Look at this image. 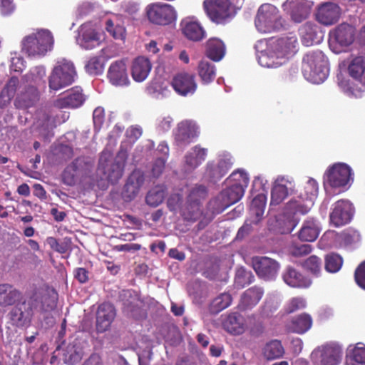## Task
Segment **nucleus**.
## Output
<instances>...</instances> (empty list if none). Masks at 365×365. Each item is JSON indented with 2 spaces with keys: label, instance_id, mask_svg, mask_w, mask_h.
Listing matches in <instances>:
<instances>
[{
  "label": "nucleus",
  "instance_id": "nucleus-38",
  "mask_svg": "<svg viewBox=\"0 0 365 365\" xmlns=\"http://www.w3.org/2000/svg\"><path fill=\"white\" fill-rule=\"evenodd\" d=\"M225 53L224 43L217 38L210 39L207 42V56L214 61H220Z\"/></svg>",
  "mask_w": 365,
  "mask_h": 365
},
{
  "label": "nucleus",
  "instance_id": "nucleus-17",
  "mask_svg": "<svg viewBox=\"0 0 365 365\" xmlns=\"http://www.w3.org/2000/svg\"><path fill=\"white\" fill-rule=\"evenodd\" d=\"M354 214L352 204L346 200H340L334 205L330 213V221L335 227H340L349 223Z\"/></svg>",
  "mask_w": 365,
  "mask_h": 365
},
{
  "label": "nucleus",
  "instance_id": "nucleus-49",
  "mask_svg": "<svg viewBox=\"0 0 365 365\" xmlns=\"http://www.w3.org/2000/svg\"><path fill=\"white\" fill-rule=\"evenodd\" d=\"M312 321H287V331L289 333L302 334L312 327Z\"/></svg>",
  "mask_w": 365,
  "mask_h": 365
},
{
  "label": "nucleus",
  "instance_id": "nucleus-47",
  "mask_svg": "<svg viewBox=\"0 0 365 365\" xmlns=\"http://www.w3.org/2000/svg\"><path fill=\"white\" fill-rule=\"evenodd\" d=\"M207 196V187L202 185H197L190 190L187 201L202 205V202L206 199Z\"/></svg>",
  "mask_w": 365,
  "mask_h": 365
},
{
  "label": "nucleus",
  "instance_id": "nucleus-42",
  "mask_svg": "<svg viewBox=\"0 0 365 365\" xmlns=\"http://www.w3.org/2000/svg\"><path fill=\"white\" fill-rule=\"evenodd\" d=\"M202 214V205L187 201L182 210V216L187 221L195 222Z\"/></svg>",
  "mask_w": 365,
  "mask_h": 365
},
{
  "label": "nucleus",
  "instance_id": "nucleus-51",
  "mask_svg": "<svg viewBox=\"0 0 365 365\" xmlns=\"http://www.w3.org/2000/svg\"><path fill=\"white\" fill-rule=\"evenodd\" d=\"M53 127V120L51 116L47 114H44L42 119L38 122L39 135L44 139H48L53 135L51 133Z\"/></svg>",
  "mask_w": 365,
  "mask_h": 365
},
{
  "label": "nucleus",
  "instance_id": "nucleus-59",
  "mask_svg": "<svg viewBox=\"0 0 365 365\" xmlns=\"http://www.w3.org/2000/svg\"><path fill=\"white\" fill-rule=\"evenodd\" d=\"M340 240L345 245H350L360 240L361 236L358 231L348 228L340 234Z\"/></svg>",
  "mask_w": 365,
  "mask_h": 365
},
{
  "label": "nucleus",
  "instance_id": "nucleus-21",
  "mask_svg": "<svg viewBox=\"0 0 365 365\" xmlns=\"http://www.w3.org/2000/svg\"><path fill=\"white\" fill-rule=\"evenodd\" d=\"M85 100L83 90L79 87H74L67 91L63 96L55 101L54 106L60 109L76 108L82 106Z\"/></svg>",
  "mask_w": 365,
  "mask_h": 365
},
{
  "label": "nucleus",
  "instance_id": "nucleus-37",
  "mask_svg": "<svg viewBox=\"0 0 365 365\" xmlns=\"http://www.w3.org/2000/svg\"><path fill=\"white\" fill-rule=\"evenodd\" d=\"M87 166L83 158H77L71 165H69L63 173V182L68 185H72L75 183L76 175L82 173Z\"/></svg>",
  "mask_w": 365,
  "mask_h": 365
},
{
  "label": "nucleus",
  "instance_id": "nucleus-13",
  "mask_svg": "<svg viewBox=\"0 0 365 365\" xmlns=\"http://www.w3.org/2000/svg\"><path fill=\"white\" fill-rule=\"evenodd\" d=\"M263 293V289L257 286L247 289L241 296L240 301L237 307V311L230 313L227 319H240L242 318L243 317L240 314V312H245L257 305L262 299Z\"/></svg>",
  "mask_w": 365,
  "mask_h": 365
},
{
  "label": "nucleus",
  "instance_id": "nucleus-57",
  "mask_svg": "<svg viewBox=\"0 0 365 365\" xmlns=\"http://www.w3.org/2000/svg\"><path fill=\"white\" fill-rule=\"evenodd\" d=\"M303 266L312 274L318 276L322 270V260L317 256L312 255L304 262Z\"/></svg>",
  "mask_w": 365,
  "mask_h": 365
},
{
  "label": "nucleus",
  "instance_id": "nucleus-61",
  "mask_svg": "<svg viewBox=\"0 0 365 365\" xmlns=\"http://www.w3.org/2000/svg\"><path fill=\"white\" fill-rule=\"evenodd\" d=\"M86 71L93 75H97L102 71L103 65L97 56L91 57L86 65Z\"/></svg>",
  "mask_w": 365,
  "mask_h": 365
},
{
  "label": "nucleus",
  "instance_id": "nucleus-54",
  "mask_svg": "<svg viewBox=\"0 0 365 365\" xmlns=\"http://www.w3.org/2000/svg\"><path fill=\"white\" fill-rule=\"evenodd\" d=\"M106 30L115 39H123L125 38V28L118 24H115L112 19L106 21Z\"/></svg>",
  "mask_w": 365,
  "mask_h": 365
},
{
  "label": "nucleus",
  "instance_id": "nucleus-30",
  "mask_svg": "<svg viewBox=\"0 0 365 365\" xmlns=\"http://www.w3.org/2000/svg\"><path fill=\"white\" fill-rule=\"evenodd\" d=\"M152 68L150 60L144 56L135 58L131 66V75L137 82H142L145 80Z\"/></svg>",
  "mask_w": 365,
  "mask_h": 365
},
{
  "label": "nucleus",
  "instance_id": "nucleus-33",
  "mask_svg": "<svg viewBox=\"0 0 365 365\" xmlns=\"http://www.w3.org/2000/svg\"><path fill=\"white\" fill-rule=\"evenodd\" d=\"M292 183L284 178L277 179L271 192V205L280 204L288 195L289 189H292Z\"/></svg>",
  "mask_w": 365,
  "mask_h": 365
},
{
  "label": "nucleus",
  "instance_id": "nucleus-25",
  "mask_svg": "<svg viewBox=\"0 0 365 365\" xmlns=\"http://www.w3.org/2000/svg\"><path fill=\"white\" fill-rule=\"evenodd\" d=\"M108 78L110 82L115 86H126L129 83L127 68L123 60H118L109 67Z\"/></svg>",
  "mask_w": 365,
  "mask_h": 365
},
{
  "label": "nucleus",
  "instance_id": "nucleus-29",
  "mask_svg": "<svg viewBox=\"0 0 365 365\" xmlns=\"http://www.w3.org/2000/svg\"><path fill=\"white\" fill-rule=\"evenodd\" d=\"M282 278L284 282L292 287L307 288L312 284L309 278L304 276L292 267H287L286 268Z\"/></svg>",
  "mask_w": 365,
  "mask_h": 365
},
{
  "label": "nucleus",
  "instance_id": "nucleus-24",
  "mask_svg": "<svg viewBox=\"0 0 365 365\" xmlns=\"http://www.w3.org/2000/svg\"><path fill=\"white\" fill-rule=\"evenodd\" d=\"M34 307L43 312H48L56 306L57 293L54 290L39 289L34 294Z\"/></svg>",
  "mask_w": 365,
  "mask_h": 365
},
{
  "label": "nucleus",
  "instance_id": "nucleus-12",
  "mask_svg": "<svg viewBox=\"0 0 365 365\" xmlns=\"http://www.w3.org/2000/svg\"><path fill=\"white\" fill-rule=\"evenodd\" d=\"M251 262L257 275L264 280L274 279L280 268L277 260L265 256H255L252 257Z\"/></svg>",
  "mask_w": 365,
  "mask_h": 365
},
{
  "label": "nucleus",
  "instance_id": "nucleus-31",
  "mask_svg": "<svg viewBox=\"0 0 365 365\" xmlns=\"http://www.w3.org/2000/svg\"><path fill=\"white\" fill-rule=\"evenodd\" d=\"M347 71L355 81L365 86V56H356L350 60Z\"/></svg>",
  "mask_w": 365,
  "mask_h": 365
},
{
  "label": "nucleus",
  "instance_id": "nucleus-52",
  "mask_svg": "<svg viewBox=\"0 0 365 365\" xmlns=\"http://www.w3.org/2000/svg\"><path fill=\"white\" fill-rule=\"evenodd\" d=\"M245 321H222L223 329L230 334L240 335L245 332L246 324Z\"/></svg>",
  "mask_w": 365,
  "mask_h": 365
},
{
  "label": "nucleus",
  "instance_id": "nucleus-15",
  "mask_svg": "<svg viewBox=\"0 0 365 365\" xmlns=\"http://www.w3.org/2000/svg\"><path fill=\"white\" fill-rule=\"evenodd\" d=\"M232 164V158L228 155L220 157L217 163L209 161L206 165L205 177L210 182H216L227 173Z\"/></svg>",
  "mask_w": 365,
  "mask_h": 365
},
{
  "label": "nucleus",
  "instance_id": "nucleus-26",
  "mask_svg": "<svg viewBox=\"0 0 365 365\" xmlns=\"http://www.w3.org/2000/svg\"><path fill=\"white\" fill-rule=\"evenodd\" d=\"M332 41L339 43L341 46H349L354 41L355 29L348 24H341L333 31L330 32Z\"/></svg>",
  "mask_w": 365,
  "mask_h": 365
},
{
  "label": "nucleus",
  "instance_id": "nucleus-60",
  "mask_svg": "<svg viewBox=\"0 0 365 365\" xmlns=\"http://www.w3.org/2000/svg\"><path fill=\"white\" fill-rule=\"evenodd\" d=\"M228 180L230 181H233L235 185H242V188H246L249 184V178L247 174L241 170H237L233 172Z\"/></svg>",
  "mask_w": 365,
  "mask_h": 365
},
{
  "label": "nucleus",
  "instance_id": "nucleus-48",
  "mask_svg": "<svg viewBox=\"0 0 365 365\" xmlns=\"http://www.w3.org/2000/svg\"><path fill=\"white\" fill-rule=\"evenodd\" d=\"M116 316V309L110 302L101 304L96 312V319H114Z\"/></svg>",
  "mask_w": 365,
  "mask_h": 365
},
{
  "label": "nucleus",
  "instance_id": "nucleus-11",
  "mask_svg": "<svg viewBox=\"0 0 365 365\" xmlns=\"http://www.w3.org/2000/svg\"><path fill=\"white\" fill-rule=\"evenodd\" d=\"M203 6L209 18L216 24H225L234 16L230 0H206Z\"/></svg>",
  "mask_w": 365,
  "mask_h": 365
},
{
  "label": "nucleus",
  "instance_id": "nucleus-8",
  "mask_svg": "<svg viewBox=\"0 0 365 365\" xmlns=\"http://www.w3.org/2000/svg\"><path fill=\"white\" fill-rule=\"evenodd\" d=\"M341 347L334 343H328L318 346L311 354L314 365H338L342 358Z\"/></svg>",
  "mask_w": 365,
  "mask_h": 365
},
{
  "label": "nucleus",
  "instance_id": "nucleus-44",
  "mask_svg": "<svg viewBox=\"0 0 365 365\" xmlns=\"http://www.w3.org/2000/svg\"><path fill=\"white\" fill-rule=\"evenodd\" d=\"M267 196L260 193L257 195L252 201L250 205V214L255 215V222L257 223L264 214L266 205Z\"/></svg>",
  "mask_w": 365,
  "mask_h": 365
},
{
  "label": "nucleus",
  "instance_id": "nucleus-34",
  "mask_svg": "<svg viewBox=\"0 0 365 365\" xmlns=\"http://www.w3.org/2000/svg\"><path fill=\"white\" fill-rule=\"evenodd\" d=\"M120 299L123 305V311L127 313L137 312L140 309V303H141L140 294L133 290H123L120 295Z\"/></svg>",
  "mask_w": 365,
  "mask_h": 365
},
{
  "label": "nucleus",
  "instance_id": "nucleus-6",
  "mask_svg": "<svg viewBox=\"0 0 365 365\" xmlns=\"http://www.w3.org/2000/svg\"><path fill=\"white\" fill-rule=\"evenodd\" d=\"M76 72L73 63L68 60L58 61L49 78L48 86L51 90L58 91L73 83Z\"/></svg>",
  "mask_w": 365,
  "mask_h": 365
},
{
  "label": "nucleus",
  "instance_id": "nucleus-55",
  "mask_svg": "<svg viewBox=\"0 0 365 365\" xmlns=\"http://www.w3.org/2000/svg\"><path fill=\"white\" fill-rule=\"evenodd\" d=\"M106 30L115 39H123L125 38V28L118 24H115L112 19L106 21Z\"/></svg>",
  "mask_w": 365,
  "mask_h": 365
},
{
  "label": "nucleus",
  "instance_id": "nucleus-10",
  "mask_svg": "<svg viewBox=\"0 0 365 365\" xmlns=\"http://www.w3.org/2000/svg\"><path fill=\"white\" fill-rule=\"evenodd\" d=\"M125 168V162L113 160L109 153H102L101 155L98 170L101 172L106 179L115 184L122 178Z\"/></svg>",
  "mask_w": 365,
  "mask_h": 365
},
{
  "label": "nucleus",
  "instance_id": "nucleus-41",
  "mask_svg": "<svg viewBox=\"0 0 365 365\" xmlns=\"http://www.w3.org/2000/svg\"><path fill=\"white\" fill-rule=\"evenodd\" d=\"M232 302L231 294L227 292L222 293L211 302L209 310L212 314H217L228 307Z\"/></svg>",
  "mask_w": 365,
  "mask_h": 365
},
{
  "label": "nucleus",
  "instance_id": "nucleus-9",
  "mask_svg": "<svg viewBox=\"0 0 365 365\" xmlns=\"http://www.w3.org/2000/svg\"><path fill=\"white\" fill-rule=\"evenodd\" d=\"M146 13L150 22L160 26L169 25L177 18L176 11L173 6L160 2L148 5Z\"/></svg>",
  "mask_w": 365,
  "mask_h": 365
},
{
  "label": "nucleus",
  "instance_id": "nucleus-40",
  "mask_svg": "<svg viewBox=\"0 0 365 365\" xmlns=\"http://www.w3.org/2000/svg\"><path fill=\"white\" fill-rule=\"evenodd\" d=\"M198 75L205 84H208L214 81L216 76L215 66L207 61H201L197 67Z\"/></svg>",
  "mask_w": 365,
  "mask_h": 365
},
{
  "label": "nucleus",
  "instance_id": "nucleus-46",
  "mask_svg": "<svg viewBox=\"0 0 365 365\" xmlns=\"http://www.w3.org/2000/svg\"><path fill=\"white\" fill-rule=\"evenodd\" d=\"M32 315V308L26 302L18 304L10 312L11 319H30Z\"/></svg>",
  "mask_w": 365,
  "mask_h": 365
},
{
  "label": "nucleus",
  "instance_id": "nucleus-53",
  "mask_svg": "<svg viewBox=\"0 0 365 365\" xmlns=\"http://www.w3.org/2000/svg\"><path fill=\"white\" fill-rule=\"evenodd\" d=\"M255 277L250 271L245 269H238L235 278V284L241 288L251 284L254 281Z\"/></svg>",
  "mask_w": 365,
  "mask_h": 365
},
{
  "label": "nucleus",
  "instance_id": "nucleus-45",
  "mask_svg": "<svg viewBox=\"0 0 365 365\" xmlns=\"http://www.w3.org/2000/svg\"><path fill=\"white\" fill-rule=\"evenodd\" d=\"M347 365H365V347L356 346L349 350L346 357Z\"/></svg>",
  "mask_w": 365,
  "mask_h": 365
},
{
  "label": "nucleus",
  "instance_id": "nucleus-19",
  "mask_svg": "<svg viewBox=\"0 0 365 365\" xmlns=\"http://www.w3.org/2000/svg\"><path fill=\"white\" fill-rule=\"evenodd\" d=\"M88 346L86 341L81 339H74L70 341L65 349H63V361L65 364L73 365L79 362Z\"/></svg>",
  "mask_w": 365,
  "mask_h": 365
},
{
  "label": "nucleus",
  "instance_id": "nucleus-2",
  "mask_svg": "<svg viewBox=\"0 0 365 365\" xmlns=\"http://www.w3.org/2000/svg\"><path fill=\"white\" fill-rule=\"evenodd\" d=\"M302 70L304 78L316 84L323 83L329 75L328 61L322 51H311L303 57Z\"/></svg>",
  "mask_w": 365,
  "mask_h": 365
},
{
  "label": "nucleus",
  "instance_id": "nucleus-43",
  "mask_svg": "<svg viewBox=\"0 0 365 365\" xmlns=\"http://www.w3.org/2000/svg\"><path fill=\"white\" fill-rule=\"evenodd\" d=\"M165 197V187L163 186L157 185L148 192L145 197V202L149 206L155 207L163 202Z\"/></svg>",
  "mask_w": 365,
  "mask_h": 365
},
{
  "label": "nucleus",
  "instance_id": "nucleus-32",
  "mask_svg": "<svg viewBox=\"0 0 365 365\" xmlns=\"http://www.w3.org/2000/svg\"><path fill=\"white\" fill-rule=\"evenodd\" d=\"M320 233V227L317 220L313 218L305 220L298 232V237L303 242L315 241Z\"/></svg>",
  "mask_w": 365,
  "mask_h": 365
},
{
  "label": "nucleus",
  "instance_id": "nucleus-14",
  "mask_svg": "<svg viewBox=\"0 0 365 365\" xmlns=\"http://www.w3.org/2000/svg\"><path fill=\"white\" fill-rule=\"evenodd\" d=\"M198 134V128L195 123L188 120H182L174 130L175 143L178 147H185L195 139Z\"/></svg>",
  "mask_w": 365,
  "mask_h": 365
},
{
  "label": "nucleus",
  "instance_id": "nucleus-27",
  "mask_svg": "<svg viewBox=\"0 0 365 365\" xmlns=\"http://www.w3.org/2000/svg\"><path fill=\"white\" fill-rule=\"evenodd\" d=\"M180 26L182 34L190 41H200L205 37V31L202 26L190 18L183 19Z\"/></svg>",
  "mask_w": 365,
  "mask_h": 365
},
{
  "label": "nucleus",
  "instance_id": "nucleus-56",
  "mask_svg": "<svg viewBox=\"0 0 365 365\" xmlns=\"http://www.w3.org/2000/svg\"><path fill=\"white\" fill-rule=\"evenodd\" d=\"M106 30L115 39H123L125 38V28L118 24H115L112 19L106 21Z\"/></svg>",
  "mask_w": 365,
  "mask_h": 365
},
{
  "label": "nucleus",
  "instance_id": "nucleus-16",
  "mask_svg": "<svg viewBox=\"0 0 365 365\" xmlns=\"http://www.w3.org/2000/svg\"><path fill=\"white\" fill-rule=\"evenodd\" d=\"M171 85L174 91L182 96L194 94L197 88L195 75L187 72L176 74L172 80Z\"/></svg>",
  "mask_w": 365,
  "mask_h": 365
},
{
  "label": "nucleus",
  "instance_id": "nucleus-35",
  "mask_svg": "<svg viewBox=\"0 0 365 365\" xmlns=\"http://www.w3.org/2000/svg\"><path fill=\"white\" fill-rule=\"evenodd\" d=\"M21 293L9 284H0V306L7 307L20 301Z\"/></svg>",
  "mask_w": 365,
  "mask_h": 365
},
{
  "label": "nucleus",
  "instance_id": "nucleus-63",
  "mask_svg": "<svg viewBox=\"0 0 365 365\" xmlns=\"http://www.w3.org/2000/svg\"><path fill=\"white\" fill-rule=\"evenodd\" d=\"M19 81L17 77H11L9 81L7 82L6 85L5 86L4 90L1 92V95L6 94L7 97L10 100L11 98L14 97L17 86L19 85Z\"/></svg>",
  "mask_w": 365,
  "mask_h": 365
},
{
  "label": "nucleus",
  "instance_id": "nucleus-28",
  "mask_svg": "<svg viewBox=\"0 0 365 365\" xmlns=\"http://www.w3.org/2000/svg\"><path fill=\"white\" fill-rule=\"evenodd\" d=\"M207 155V149L201 148L200 145L194 146L185 156V169L192 172L205 161Z\"/></svg>",
  "mask_w": 365,
  "mask_h": 365
},
{
  "label": "nucleus",
  "instance_id": "nucleus-1",
  "mask_svg": "<svg viewBox=\"0 0 365 365\" xmlns=\"http://www.w3.org/2000/svg\"><path fill=\"white\" fill-rule=\"evenodd\" d=\"M297 38L283 37L271 42L265 52L259 57L260 63L267 67H277L296 53Z\"/></svg>",
  "mask_w": 365,
  "mask_h": 365
},
{
  "label": "nucleus",
  "instance_id": "nucleus-62",
  "mask_svg": "<svg viewBox=\"0 0 365 365\" xmlns=\"http://www.w3.org/2000/svg\"><path fill=\"white\" fill-rule=\"evenodd\" d=\"M46 74L43 67H36L32 69L24 78L27 83H36L40 81Z\"/></svg>",
  "mask_w": 365,
  "mask_h": 365
},
{
  "label": "nucleus",
  "instance_id": "nucleus-36",
  "mask_svg": "<svg viewBox=\"0 0 365 365\" xmlns=\"http://www.w3.org/2000/svg\"><path fill=\"white\" fill-rule=\"evenodd\" d=\"M81 45L86 49H91L99 44V37L90 24H83L80 29Z\"/></svg>",
  "mask_w": 365,
  "mask_h": 365
},
{
  "label": "nucleus",
  "instance_id": "nucleus-7",
  "mask_svg": "<svg viewBox=\"0 0 365 365\" xmlns=\"http://www.w3.org/2000/svg\"><path fill=\"white\" fill-rule=\"evenodd\" d=\"M280 20L277 8L270 4H264L257 11L255 23L259 32L269 33L278 28Z\"/></svg>",
  "mask_w": 365,
  "mask_h": 365
},
{
  "label": "nucleus",
  "instance_id": "nucleus-18",
  "mask_svg": "<svg viewBox=\"0 0 365 365\" xmlns=\"http://www.w3.org/2000/svg\"><path fill=\"white\" fill-rule=\"evenodd\" d=\"M282 8L294 22L301 23L309 16L312 5L307 0H287Z\"/></svg>",
  "mask_w": 365,
  "mask_h": 365
},
{
  "label": "nucleus",
  "instance_id": "nucleus-20",
  "mask_svg": "<svg viewBox=\"0 0 365 365\" xmlns=\"http://www.w3.org/2000/svg\"><path fill=\"white\" fill-rule=\"evenodd\" d=\"M340 16L341 9L336 4L326 2L318 6L316 19L324 26H331L339 21Z\"/></svg>",
  "mask_w": 365,
  "mask_h": 365
},
{
  "label": "nucleus",
  "instance_id": "nucleus-22",
  "mask_svg": "<svg viewBox=\"0 0 365 365\" xmlns=\"http://www.w3.org/2000/svg\"><path fill=\"white\" fill-rule=\"evenodd\" d=\"M245 188H242V185H237L235 184L231 185L226 189H224L217 196V200L212 203H215L219 200H221L222 205L220 208H218V211H224L230 205L237 202L244 195Z\"/></svg>",
  "mask_w": 365,
  "mask_h": 365
},
{
  "label": "nucleus",
  "instance_id": "nucleus-4",
  "mask_svg": "<svg viewBox=\"0 0 365 365\" xmlns=\"http://www.w3.org/2000/svg\"><path fill=\"white\" fill-rule=\"evenodd\" d=\"M318 193L317 182L309 180L304 187V192H300L299 195L292 199L287 205V209L293 215H306L314 205V200Z\"/></svg>",
  "mask_w": 365,
  "mask_h": 365
},
{
  "label": "nucleus",
  "instance_id": "nucleus-3",
  "mask_svg": "<svg viewBox=\"0 0 365 365\" xmlns=\"http://www.w3.org/2000/svg\"><path fill=\"white\" fill-rule=\"evenodd\" d=\"M53 44V37L48 30L41 29L26 36L22 41V50L30 56H43Z\"/></svg>",
  "mask_w": 365,
  "mask_h": 365
},
{
  "label": "nucleus",
  "instance_id": "nucleus-58",
  "mask_svg": "<svg viewBox=\"0 0 365 365\" xmlns=\"http://www.w3.org/2000/svg\"><path fill=\"white\" fill-rule=\"evenodd\" d=\"M312 247L308 244L292 243L289 247V254L295 257H301L310 254Z\"/></svg>",
  "mask_w": 365,
  "mask_h": 365
},
{
  "label": "nucleus",
  "instance_id": "nucleus-50",
  "mask_svg": "<svg viewBox=\"0 0 365 365\" xmlns=\"http://www.w3.org/2000/svg\"><path fill=\"white\" fill-rule=\"evenodd\" d=\"M343 264L342 257L335 253L327 255L325 258V269L330 273L337 272Z\"/></svg>",
  "mask_w": 365,
  "mask_h": 365
},
{
  "label": "nucleus",
  "instance_id": "nucleus-64",
  "mask_svg": "<svg viewBox=\"0 0 365 365\" xmlns=\"http://www.w3.org/2000/svg\"><path fill=\"white\" fill-rule=\"evenodd\" d=\"M354 279L356 284L365 290V260L356 267L354 272Z\"/></svg>",
  "mask_w": 365,
  "mask_h": 365
},
{
  "label": "nucleus",
  "instance_id": "nucleus-23",
  "mask_svg": "<svg viewBox=\"0 0 365 365\" xmlns=\"http://www.w3.org/2000/svg\"><path fill=\"white\" fill-rule=\"evenodd\" d=\"M299 34L302 44L306 46L319 43L323 38L320 28L311 21H307L299 27Z\"/></svg>",
  "mask_w": 365,
  "mask_h": 365
},
{
  "label": "nucleus",
  "instance_id": "nucleus-39",
  "mask_svg": "<svg viewBox=\"0 0 365 365\" xmlns=\"http://www.w3.org/2000/svg\"><path fill=\"white\" fill-rule=\"evenodd\" d=\"M262 354L267 360L282 357L284 354V349L281 341L273 339L267 342L262 349Z\"/></svg>",
  "mask_w": 365,
  "mask_h": 365
},
{
  "label": "nucleus",
  "instance_id": "nucleus-5",
  "mask_svg": "<svg viewBox=\"0 0 365 365\" xmlns=\"http://www.w3.org/2000/svg\"><path fill=\"white\" fill-rule=\"evenodd\" d=\"M353 180L351 168L343 163H336L329 167L324 175V185L344 191L350 181Z\"/></svg>",
  "mask_w": 365,
  "mask_h": 365
}]
</instances>
